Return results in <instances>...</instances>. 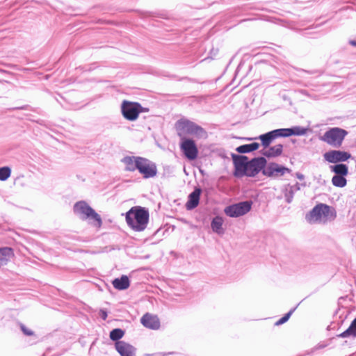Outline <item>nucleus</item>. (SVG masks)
<instances>
[{"instance_id":"39448f33","label":"nucleus","mask_w":356,"mask_h":356,"mask_svg":"<svg viewBox=\"0 0 356 356\" xmlns=\"http://www.w3.org/2000/svg\"><path fill=\"white\" fill-rule=\"evenodd\" d=\"M74 213L82 220H92L93 225L100 227L102 223L100 216L86 202L80 201L74 206Z\"/></svg>"},{"instance_id":"20e7f679","label":"nucleus","mask_w":356,"mask_h":356,"mask_svg":"<svg viewBox=\"0 0 356 356\" xmlns=\"http://www.w3.org/2000/svg\"><path fill=\"white\" fill-rule=\"evenodd\" d=\"M307 129L301 127H293L292 128L277 129L269 131L265 134L260 135L259 139L261 145L267 148L273 140L279 137H288L291 136H302L306 134Z\"/></svg>"},{"instance_id":"6ab92c4d","label":"nucleus","mask_w":356,"mask_h":356,"mask_svg":"<svg viewBox=\"0 0 356 356\" xmlns=\"http://www.w3.org/2000/svg\"><path fill=\"white\" fill-rule=\"evenodd\" d=\"M14 256V251L11 248H0V267L6 265Z\"/></svg>"},{"instance_id":"4468645a","label":"nucleus","mask_w":356,"mask_h":356,"mask_svg":"<svg viewBox=\"0 0 356 356\" xmlns=\"http://www.w3.org/2000/svg\"><path fill=\"white\" fill-rule=\"evenodd\" d=\"M233 161L235 167L234 175L236 177L244 176V172L249 162L248 158L245 156L233 155Z\"/></svg>"},{"instance_id":"412c9836","label":"nucleus","mask_w":356,"mask_h":356,"mask_svg":"<svg viewBox=\"0 0 356 356\" xmlns=\"http://www.w3.org/2000/svg\"><path fill=\"white\" fill-rule=\"evenodd\" d=\"M282 145L277 144L266 149H264L262 154L266 157H275L280 156L282 154Z\"/></svg>"},{"instance_id":"4be33fe9","label":"nucleus","mask_w":356,"mask_h":356,"mask_svg":"<svg viewBox=\"0 0 356 356\" xmlns=\"http://www.w3.org/2000/svg\"><path fill=\"white\" fill-rule=\"evenodd\" d=\"M339 338H356V317L353 320L350 326L344 332L337 335Z\"/></svg>"},{"instance_id":"c85d7f7f","label":"nucleus","mask_w":356,"mask_h":356,"mask_svg":"<svg viewBox=\"0 0 356 356\" xmlns=\"http://www.w3.org/2000/svg\"><path fill=\"white\" fill-rule=\"evenodd\" d=\"M292 188H291V185H287L285 186V188H284V197L286 198V201L288 202V203H291L293 198V195L295 193V192L293 191V189H291Z\"/></svg>"},{"instance_id":"f704fd0d","label":"nucleus","mask_w":356,"mask_h":356,"mask_svg":"<svg viewBox=\"0 0 356 356\" xmlns=\"http://www.w3.org/2000/svg\"><path fill=\"white\" fill-rule=\"evenodd\" d=\"M349 43L354 47H356V40H350Z\"/></svg>"},{"instance_id":"bb28decb","label":"nucleus","mask_w":356,"mask_h":356,"mask_svg":"<svg viewBox=\"0 0 356 356\" xmlns=\"http://www.w3.org/2000/svg\"><path fill=\"white\" fill-rule=\"evenodd\" d=\"M11 175V169L8 166L0 168V181L7 180Z\"/></svg>"},{"instance_id":"7ed1b4c3","label":"nucleus","mask_w":356,"mask_h":356,"mask_svg":"<svg viewBox=\"0 0 356 356\" xmlns=\"http://www.w3.org/2000/svg\"><path fill=\"white\" fill-rule=\"evenodd\" d=\"M337 216L334 209L325 204L315 206L306 218L309 223L325 224L335 219Z\"/></svg>"},{"instance_id":"dca6fc26","label":"nucleus","mask_w":356,"mask_h":356,"mask_svg":"<svg viewBox=\"0 0 356 356\" xmlns=\"http://www.w3.org/2000/svg\"><path fill=\"white\" fill-rule=\"evenodd\" d=\"M141 323L146 327L156 330L160 327V322L157 316L145 314L140 319Z\"/></svg>"},{"instance_id":"f257e3e1","label":"nucleus","mask_w":356,"mask_h":356,"mask_svg":"<svg viewBox=\"0 0 356 356\" xmlns=\"http://www.w3.org/2000/svg\"><path fill=\"white\" fill-rule=\"evenodd\" d=\"M149 211L141 207H133L126 213V222L128 226L136 232L145 229L149 222Z\"/></svg>"},{"instance_id":"2eb2a0df","label":"nucleus","mask_w":356,"mask_h":356,"mask_svg":"<svg viewBox=\"0 0 356 356\" xmlns=\"http://www.w3.org/2000/svg\"><path fill=\"white\" fill-rule=\"evenodd\" d=\"M115 348L121 356H136L135 348L123 341H117Z\"/></svg>"},{"instance_id":"f03ea898","label":"nucleus","mask_w":356,"mask_h":356,"mask_svg":"<svg viewBox=\"0 0 356 356\" xmlns=\"http://www.w3.org/2000/svg\"><path fill=\"white\" fill-rule=\"evenodd\" d=\"M178 136L185 138L186 136H192L197 139L207 138V132L196 123L187 119H180L175 124Z\"/></svg>"},{"instance_id":"f3484780","label":"nucleus","mask_w":356,"mask_h":356,"mask_svg":"<svg viewBox=\"0 0 356 356\" xmlns=\"http://www.w3.org/2000/svg\"><path fill=\"white\" fill-rule=\"evenodd\" d=\"M140 159L141 156H127L122 159V162L124 164L126 170L134 172L138 169Z\"/></svg>"},{"instance_id":"a211bd4d","label":"nucleus","mask_w":356,"mask_h":356,"mask_svg":"<svg viewBox=\"0 0 356 356\" xmlns=\"http://www.w3.org/2000/svg\"><path fill=\"white\" fill-rule=\"evenodd\" d=\"M201 194V189L195 188L188 196V200L186 203V208L188 210L193 209L197 207L200 201V196Z\"/></svg>"},{"instance_id":"473e14b6","label":"nucleus","mask_w":356,"mask_h":356,"mask_svg":"<svg viewBox=\"0 0 356 356\" xmlns=\"http://www.w3.org/2000/svg\"><path fill=\"white\" fill-rule=\"evenodd\" d=\"M291 189L296 193V191H299L300 189V184L298 183H296L294 185H291Z\"/></svg>"},{"instance_id":"b1692460","label":"nucleus","mask_w":356,"mask_h":356,"mask_svg":"<svg viewBox=\"0 0 356 356\" xmlns=\"http://www.w3.org/2000/svg\"><path fill=\"white\" fill-rule=\"evenodd\" d=\"M259 147V143H252L251 144L243 145L236 148V151L239 153H248L257 150Z\"/></svg>"},{"instance_id":"423d86ee","label":"nucleus","mask_w":356,"mask_h":356,"mask_svg":"<svg viewBox=\"0 0 356 356\" xmlns=\"http://www.w3.org/2000/svg\"><path fill=\"white\" fill-rule=\"evenodd\" d=\"M347 134L348 132L346 130L339 127H333L327 130L321 137V140L332 147H339Z\"/></svg>"},{"instance_id":"9d476101","label":"nucleus","mask_w":356,"mask_h":356,"mask_svg":"<svg viewBox=\"0 0 356 356\" xmlns=\"http://www.w3.org/2000/svg\"><path fill=\"white\" fill-rule=\"evenodd\" d=\"M180 148L184 156L189 160H195L198 154V149L192 139L183 138L180 144Z\"/></svg>"},{"instance_id":"7c9ffc66","label":"nucleus","mask_w":356,"mask_h":356,"mask_svg":"<svg viewBox=\"0 0 356 356\" xmlns=\"http://www.w3.org/2000/svg\"><path fill=\"white\" fill-rule=\"evenodd\" d=\"M21 330L24 332V334L27 336H31L33 334V332L26 327L24 325H21Z\"/></svg>"},{"instance_id":"393cba45","label":"nucleus","mask_w":356,"mask_h":356,"mask_svg":"<svg viewBox=\"0 0 356 356\" xmlns=\"http://www.w3.org/2000/svg\"><path fill=\"white\" fill-rule=\"evenodd\" d=\"M331 168L336 175L346 176L348 172V166L345 164H337L332 166Z\"/></svg>"},{"instance_id":"f8f14e48","label":"nucleus","mask_w":356,"mask_h":356,"mask_svg":"<svg viewBox=\"0 0 356 356\" xmlns=\"http://www.w3.org/2000/svg\"><path fill=\"white\" fill-rule=\"evenodd\" d=\"M351 157L350 154L339 150H331L324 154V159L329 163L346 161Z\"/></svg>"},{"instance_id":"6e6552de","label":"nucleus","mask_w":356,"mask_h":356,"mask_svg":"<svg viewBox=\"0 0 356 356\" xmlns=\"http://www.w3.org/2000/svg\"><path fill=\"white\" fill-rule=\"evenodd\" d=\"M252 204L251 201L241 202L227 207L224 211L227 216L237 218L248 213L252 208Z\"/></svg>"},{"instance_id":"72a5a7b5","label":"nucleus","mask_w":356,"mask_h":356,"mask_svg":"<svg viewBox=\"0 0 356 356\" xmlns=\"http://www.w3.org/2000/svg\"><path fill=\"white\" fill-rule=\"evenodd\" d=\"M296 176L300 180H303L305 179V176L300 172H297Z\"/></svg>"},{"instance_id":"cd10ccee","label":"nucleus","mask_w":356,"mask_h":356,"mask_svg":"<svg viewBox=\"0 0 356 356\" xmlns=\"http://www.w3.org/2000/svg\"><path fill=\"white\" fill-rule=\"evenodd\" d=\"M124 334V332L120 328L113 330L110 332V338L113 341H118L120 339Z\"/></svg>"},{"instance_id":"ddd939ff","label":"nucleus","mask_w":356,"mask_h":356,"mask_svg":"<svg viewBox=\"0 0 356 356\" xmlns=\"http://www.w3.org/2000/svg\"><path fill=\"white\" fill-rule=\"evenodd\" d=\"M289 171V169L287 168L281 166L275 163H271L266 166L265 165L263 173L268 177H278Z\"/></svg>"},{"instance_id":"a878e982","label":"nucleus","mask_w":356,"mask_h":356,"mask_svg":"<svg viewBox=\"0 0 356 356\" xmlns=\"http://www.w3.org/2000/svg\"><path fill=\"white\" fill-rule=\"evenodd\" d=\"M332 184L337 187H343L346 185V179L343 176L334 175L332 179Z\"/></svg>"},{"instance_id":"9b49d317","label":"nucleus","mask_w":356,"mask_h":356,"mask_svg":"<svg viewBox=\"0 0 356 356\" xmlns=\"http://www.w3.org/2000/svg\"><path fill=\"white\" fill-rule=\"evenodd\" d=\"M266 161L263 157L255 158L249 161L244 172V175L248 177H254L261 170H264Z\"/></svg>"},{"instance_id":"5701e85b","label":"nucleus","mask_w":356,"mask_h":356,"mask_svg":"<svg viewBox=\"0 0 356 356\" xmlns=\"http://www.w3.org/2000/svg\"><path fill=\"white\" fill-rule=\"evenodd\" d=\"M223 219L220 216L215 217L211 223V227L212 230L218 234H222L224 233V230L222 228Z\"/></svg>"},{"instance_id":"1a4fd4ad","label":"nucleus","mask_w":356,"mask_h":356,"mask_svg":"<svg viewBox=\"0 0 356 356\" xmlns=\"http://www.w3.org/2000/svg\"><path fill=\"white\" fill-rule=\"evenodd\" d=\"M137 170L144 179L152 178L157 174L156 164L144 157H141Z\"/></svg>"},{"instance_id":"2f4dec72","label":"nucleus","mask_w":356,"mask_h":356,"mask_svg":"<svg viewBox=\"0 0 356 356\" xmlns=\"http://www.w3.org/2000/svg\"><path fill=\"white\" fill-rule=\"evenodd\" d=\"M99 315L103 320H106L107 318V312L105 310L101 309L99 312Z\"/></svg>"},{"instance_id":"aec40b11","label":"nucleus","mask_w":356,"mask_h":356,"mask_svg":"<svg viewBox=\"0 0 356 356\" xmlns=\"http://www.w3.org/2000/svg\"><path fill=\"white\" fill-rule=\"evenodd\" d=\"M112 284L115 289L122 291L129 287L130 282L127 275H122L120 278L113 280Z\"/></svg>"},{"instance_id":"0eeeda50","label":"nucleus","mask_w":356,"mask_h":356,"mask_svg":"<svg viewBox=\"0 0 356 356\" xmlns=\"http://www.w3.org/2000/svg\"><path fill=\"white\" fill-rule=\"evenodd\" d=\"M144 111L142 106L137 102L124 100L121 104V113L122 116L129 121H135L139 114Z\"/></svg>"},{"instance_id":"c756f323","label":"nucleus","mask_w":356,"mask_h":356,"mask_svg":"<svg viewBox=\"0 0 356 356\" xmlns=\"http://www.w3.org/2000/svg\"><path fill=\"white\" fill-rule=\"evenodd\" d=\"M295 309H293L291 310H290L287 314H286L283 317H282L280 320H278L276 323H275V325H282L284 323H286L289 318H290V316H291V314H293V312H294Z\"/></svg>"}]
</instances>
